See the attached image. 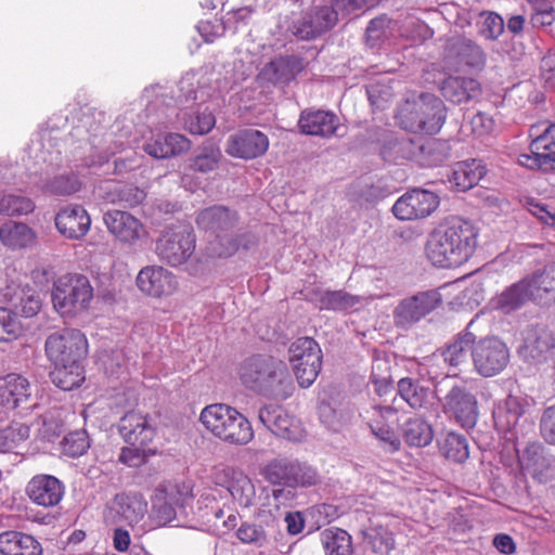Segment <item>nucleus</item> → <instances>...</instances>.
Wrapping results in <instances>:
<instances>
[{"label": "nucleus", "mask_w": 555, "mask_h": 555, "mask_svg": "<svg viewBox=\"0 0 555 555\" xmlns=\"http://www.w3.org/2000/svg\"><path fill=\"white\" fill-rule=\"evenodd\" d=\"M0 553L3 555H41V544L30 534L20 531L0 533Z\"/></svg>", "instance_id": "c85d7f7f"}, {"label": "nucleus", "mask_w": 555, "mask_h": 555, "mask_svg": "<svg viewBox=\"0 0 555 555\" xmlns=\"http://www.w3.org/2000/svg\"><path fill=\"white\" fill-rule=\"evenodd\" d=\"M237 222L236 212L224 206H211L201 210L196 217L199 229L210 232L217 237L227 235Z\"/></svg>", "instance_id": "b1692460"}, {"label": "nucleus", "mask_w": 555, "mask_h": 555, "mask_svg": "<svg viewBox=\"0 0 555 555\" xmlns=\"http://www.w3.org/2000/svg\"><path fill=\"white\" fill-rule=\"evenodd\" d=\"M269 147L268 137L256 129H244L227 140L225 152L237 158L253 159L263 155Z\"/></svg>", "instance_id": "f3484780"}, {"label": "nucleus", "mask_w": 555, "mask_h": 555, "mask_svg": "<svg viewBox=\"0 0 555 555\" xmlns=\"http://www.w3.org/2000/svg\"><path fill=\"white\" fill-rule=\"evenodd\" d=\"M288 361L299 386L308 388L321 371V348L314 339L300 337L289 346Z\"/></svg>", "instance_id": "0eeeda50"}, {"label": "nucleus", "mask_w": 555, "mask_h": 555, "mask_svg": "<svg viewBox=\"0 0 555 555\" xmlns=\"http://www.w3.org/2000/svg\"><path fill=\"white\" fill-rule=\"evenodd\" d=\"M29 437V427L25 424L13 422L0 429V453L11 452Z\"/></svg>", "instance_id": "de8ad7c7"}, {"label": "nucleus", "mask_w": 555, "mask_h": 555, "mask_svg": "<svg viewBox=\"0 0 555 555\" xmlns=\"http://www.w3.org/2000/svg\"><path fill=\"white\" fill-rule=\"evenodd\" d=\"M230 493L243 507L253 505L256 498V489L253 480L243 473H237L230 488Z\"/></svg>", "instance_id": "09e8293b"}, {"label": "nucleus", "mask_w": 555, "mask_h": 555, "mask_svg": "<svg viewBox=\"0 0 555 555\" xmlns=\"http://www.w3.org/2000/svg\"><path fill=\"white\" fill-rule=\"evenodd\" d=\"M530 153L518 155L517 163L531 170L551 171L555 170V150L548 146L539 150L534 146L532 140L529 146Z\"/></svg>", "instance_id": "4c0bfd02"}, {"label": "nucleus", "mask_w": 555, "mask_h": 555, "mask_svg": "<svg viewBox=\"0 0 555 555\" xmlns=\"http://www.w3.org/2000/svg\"><path fill=\"white\" fill-rule=\"evenodd\" d=\"M475 335L470 332L459 334L441 351L443 361L451 367H459L468 363V356L472 357V349L475 345Z\"/></svg>", "instance_id": "f704fd0d"}, {"label": "nucleus", "mask_w": 555, "mask_h": 555, "mask_svg": "<svg viewBox=\"0 0 555 555\" xmlns=\"http://www.w3.org/2000/svg\"><path fill=\"white\" fill-rule=\"evenodd\" d=\"M254 439V429L250 422L236 409L229 422V428L222 441L234 446H246Z\"/></svg>", "instance_id": "79ce46f5"}, {"label": "nucleus", "mask_w": 555, "mask_h": 555, "mask_svg": "<svg viewBox=\"0 0 555 555\" xmlns=\"http://www.w3.org/2000/svg\"><path fill=\"white\" fill-rule=\"evenodd\" d=\"M147 513V501L137 491L117 493L107 504L103 513L106 524L126 522L130 527L138 525Z\"/></svg>", "instance_id": "9b49d317"}, {"label": "nucleus", "mask_w": 555, "mask_h": 555, "mask_svg": "<svg viewBox=\"0 0 555 555\" xmlns=\"http://www.w3.org/2000/svg\"><path fill=\"white\" fill-rule=\"evenodd\" d=\"M442 454L456 463H462L468 459V443L464 436L455 433H449L442 444Z\"/></svg>", "instance_id": "8fccbe9b"}, {"label": "nucleus", "mask_w": 555, "mask_h": 555, "mask_svg": "<svg viewBox=\"0 0 555 555\" xmlns=\"http://www.w3.org/2000/svg\"><path fill=\"white\" fill-rule=\"evenodd\" d=\"M89 437L83 430L69 433L62 441V450L65 455L78 457L89 449Z\"/></svg>", "instance_id": "4d7b16f0"}, {"label": "nucleus", "mask_w": 555, "mask_h": 555, "mask_svg": "<svg viewBox=\"0 0 555 555\" xmlns=\"http://www.w3.org/2000/svg\"><path fill=\"white\" fill-rule=\"evenodd\" d=\"M478 230L463 219H452L434 229L426 242V257L436 267L452 268L466 262L477 246Z\"/></svg>", "instance_id": "f03ea898"}, {"label": "nucleus", "mask_w": 555, "mask_h": 555, "mask_svg": "<svg viewBox=\"0 0 555 555\" xmlns=\"http://www.w3.org/2000/svg\"><path fill=\"white\" fill-rule=\"evenodd\" d=\"M456 46L462 62L465 64L476 66L483 62V53L478 46L465 40H460Z\"/></svg>", "instance_id": "69168bd1"}, {"label": "nucleus", "mask_w": 555, "mask_h": 555, "mask_svg": "<svg viewBox=\"0 0 555 555\" xmlns=\"http://www.w3.org/2000/svg\"><path fill=\"white\" fill-rule=\"evenodd\" d=\"M272 486V489H263V492H266L263 500L269 503L268 505L273 507V512L278 513V511H282V508L292 506L297 499V488L299 486Z\"/></svg>", "instance_id": "49530a36"}, {"label": "nucleus", "mask_w": 555, "mask_h": 555, "mask_svg": "<svg viewBox=\"0 0 555 555\" xmlns=\"http://www.w3.org/2000/svg\"><path fill=\"white\" fill-rule=\"evenodd\" d=\"M321 543L325 555H352V538L340 528H328L321 532Z\"/></svg>", "instance_id": "58836bf2"}, {"label": "nucleus", "mask_w": 555, "mask_h": 555, "mask_svg": "<svg viewBox=\"0 0 555 555\" xmlns=\"http://www.w3.org/2000/svg\"><path fill=\"white\" fill-rule=\"evenodd\" d=\"M298 127L304 134L330 138L336 134L339 119L328 111L306 109L300 114Z\"/></svg>", "instance_id": "4be33fe9"}, {"label": "nucleus", "mask_w": 555, "mask_h": 555, "mask_svg": "<svg viewBox=\"0 0 555 555\" xmlns=\"http://www.w3.org/2000/svg\"><path fill=\"white\" fill-rule=\"evenodd\" d=\"M11 306L25 318L36 315L41 308V298L38 292L24 287L14 292L10 298Z\"/></svg>", "instance_id": "a18cd8bd"}, {"label": "nucleus", "mask_w": 555, "mask_h": 555, "mask_svg": "<svg viewBox=\"0 0 555 555\" xmlns=\"http://www.w3.org/2000/svg\"><path fill=\"white\" fill-rule=\"evenodd\" d=\"M233 410L234 408L223 403L210 404L202 410L199 420L208 431L221 440L229 428Z\"/></svg>", "instance_id": "473e14b6"}, {"label": "nucleus", "mask_w": 555, "mask_h": 555, "mask_svg": "<svg viewBox=\"0 0 555 555\" xmlns=\"http://www.w3.org/2000/svg\"><path fill=\"white\" fill-rule=\"evenodd\" d=\"M540 434L545 442L555 446V404L544 409L540 418Z\"/></svg>", "instance_id": "0e129e2a"}, {"label": "nucleus", "mask_w": 555, "mask_h": 555, "mask_svg": "<svg viewBox=\"0 0 555 555\" xmlns=\"http://www.w3.org/2000/svg\"><path fill=\"white\" fill-rule=\"evenodd\" d=\"M534 300L555 302V261L528 275Z\"/></svg>", "instance_id": "e433bc0d"}, {"label": "nucleus", "mask_w": 555, "mask_h": 555, "mask_svg": "<svg viewBox=\"0 0 555 555\" xmlns=\"http://www.w3.org/2000/svg\"><path fill=\"white\" fill-rule=\"evenodd\" d=\"M91 224L87 210L80 205H70L61 209L55 216L57 231L69 240L83 237Z\"/></svg>", "instance_id": "412c9836"}, {"label": "nucleus", "mask_w": 555, "mask_h": 555, "mask_svg": "<svg viewBox=\"0 0 555 555\" xmlns=\"http://www.w3.org/2000/svg\"><path fill=\"white\" fill-rule=\"evenodd\" d=\"M259 421L263 426L276 436L286 439H293L294 420L293 417L280 405L268 404L259 410Z\"/></svg>", "instance_id": "c756f323"}, {"label": "nucleus", "mask_w": 555, "mask_h": 555, "mask_svg": "<svg viewBox=\"0 0 555 555\" xmlns=\"http://www.w3.org/2000/svg\"><path fill=\"white\" fill-rule=\"evenodd\" d=\"M486 172L487 169L482 160L461 162L454 166L450 181L457 191L464 192L475 186Z\"/></svg>", "instance_id": "72a5a7b5"}, {"label": "nucleus", "mask_w": 555, "mask_h": 555, "mask_svg": "<svg viewBox=\"0 0 555 555\" xmlns=\"http://www.w3.org/2000/svg\"><path fill=\"white\" fill-rule=\"evenodd\" d=\"M302 69V60L292 55L271 61L263 67L261 75L272 83H283L293 80Z\"/></svg>", "instance_id": "2f4dec72"}, {"label": "nucleus", "mask_w": 555, "mask_h": 555, "mask_svg": "<svg viewBox=\"0 0 555 555\" xmlns=\"http://www.w3.org/2000/svg\"><path fill=\"white\" fill-rule=\"evenodd\" d=\"M115 192L116 197H114L113 201H118L130 207L142 203L145 198V193L133 185L118 186L116 188Z\"/></svg>", "instance_id": "338daca9"}, {"label": "nucleus", "mask_w": 555, "mask_h": 555, "mask_svg": "<svg viewBox=\"0 0 555 555\" xmlns=\"http://www.w3.org/2000/svg\"><path fill=\"white\" fill-rule=\"evenodd\" d=\"M439 147H444V144L437 141H428L426 144L415 142L413 139L402 137L400 139L390 140L382 150V156L387 162H398L400 159H416L417 162L426 165H434L443 159L446 154H439L431 159H423L425 155L430 156L431 153Z\"/></svg>", "instance_id": "ddd939ff"}, {"label": "nucleus", "mask_w": 555, "mask_h": 555, "mask_svg": "<svg viewBox=\"0 0 555 555\" xmlns=\"http://www.w3.org/2000/svg\"><path fill=\"white\" fill-rule=\"evenodd\" d=\"M64 491L63 482L52 475L34 476L26 488L31 502L43 507L57 505L64 495Z\"/></svg>", "instance_id": "aec40b11"}, {"label": "nucleus", "mask_w": 555, "mask_h": 555, "mask_svg": "<svg viewBox=\"0 0 555 555\" xmlns=\"http://www.w3.org/2000/svg\"><path fill=\"white\" fill-rule=\"evenodd\" d=\"M236 537L243 543L262 546L268 541V531L262 525L244 522L237 529Z\"/></svg>", "instance_id": "052dcab7"}, {"label": "nucleus", "mask_w": 555, "mask_h": 555, "mask_svg": "<svg viewBox=\"0 0 555 555\" xmlns=\"http://www.w3.org/2000/svg\"><path fill=\"white\" fill-rule=\"evenodd\" d=\"M190 498V489L184 485L160 483L152 496L151 518L154 525L162 527L172 521L176 507L186 504Z\"/></svg>", "instance_id": "f8f14e48"}, {"label": "nucleus", "mask_w": 555, "mask_h": 555, "mask_svg": "<svg viewBox=\"0 0 555 555\" xmlns=\"http://www.w3.org/2000/svg\"><path fill=\"white\" fill-rule=\"evenodd\" d=\"M238 375L247 388L268 397L286 399L294 390L285 363L272 357L247 358L241 364Z\"/></svg>", "instance_id": "7ed1b4c3"}, {"label": "nucleus", "mask_w": 555, "mask_h": 555, "mask_svg": "<svg viewBox=\"0 0 555 555\" xmlns=\"http://www.w3.org/2000/svg\"><path fill=\"white\" fill-rule=\"evenodd\" d=\"M370 428L377 439L389 447V451L395 452L399 450L400 439L389 426L380 424L377 420H372Z\"/></svg>", "instance_id": "680f3d73"}, {"label": "nucleus", "mask_w": 555, "mask_h": 555, "mask_svg": "<svg viewBox=\"0 0 555 555\" xmlns=\"http://www.w3.org/2000/svg\"><path fill=\"white\" fill-rule=\"evenodd\" d=\"M443 98L454 104H462L479 96L480 85L468 77L450 76L440 85Z\"/></svg>", "instance_id": "a878e982"}, {"label": "nucleus", "mask_w": 555, "mask_h": 555, "mask_svg": "<svg viewBox=\"0 0 555 555\" xmlns=\"http://www.w3.org/2000/svg\"><path fill=\"white\" fill-rule=\"evenodd\" d=\"M80 189V182L75 175H60L51 179L46 190L59 196H66L76 193Z\"/></svg>", "instance_id": "13d9d810"}, {"label": "nucleus", "mask_w": 555, "mask_h": 555, "mask_svg": "<svg viewBox=\"0 0 555 555\" xmlns=\"http://www.w3.org/2000/svg\"><path fill=\"white\" fill-rule=\"evenodd\" d=\"M35 203L25 196L0 193V214L22 216L33 212Z\"/></svg>", "instance_id": "3c124183"}, {"label": "nucleus", "mask_w": 555, "mask_h": 555, "mask_svg": "<svg viewBox=\"0 0 555 555\" xmlns=\"http://www.w3.org/2000/svg\"><path fill=\"white\" fill-rule=\"evenodd\" d=\"M46 354L54 365L50 376L62 390H72L85 380L82 362L88 353L86 336L78 330L52 333L44 344Z\"/></svg>", "instance_id": "f257e3e1"}, {"label": "nucleus", "mask_w": 555, "mask_h": 555, "mask_svg": "<svg viewBox=\"0 0 555 555\" xmlns=\"http://www.w3.org/2000/svg\"><path fill=\"white\" fill-rule=\"evenodd\" d=\"M443 413L464 428H473L478 420V401L466 384H454L441 400Z\"/></svg>", "instance_id": "9d476101"}, {"label": "nucleus", "mask_w": 555, "mask_h": 555, "mask_svg": "<svg viewBox=\"0 0 555 555\" xmlns=\"http://www.w3.org/2000/svg\"><path fill=\"white\" fill-rule=\"evenodd\" d=\"M440 301V295L436 291L404 298L393 309V322L399 327H410L435 310Z\"/></svg>", "instance_id": "4468645a"}, {"label": "nucleus", "mask_w": 555, "mask_h": 555, "mask_svg": "<svg viewBox=\"0 0 555 555\" xmlns=\"http://www.w3.org/2000/svg\"><path fill=\"white\" fill-rule=\"evenodd\" d=\"M364 539L375 553L387 555L395 547L392 533L382 527H371L364 531Z\"/></svg>", "instance_id": "864d4df0"}, {"label": "nucleus", "mask_w": 555, "mask_h": 555, "mask_svg": "<svg viewBox=\"0 0 555 555\" xmlns=\"http://www.w3.org/2000/svg\"><path fill=\"white\" fill-rule=\"evenodd\" d=\"M371 380L378 396H384L390 390L391 375L386 361L377 359L373 362Z\"/></svg>", "instance_id": "bf43d9fd"}, {"label": "nucleus", "mask_w": 555, "mask_h": 555, "mask_svg": "<svg viewBox=\"0 0 555 555\" xmlns=\"http://www.w3.org/2000/svg\"><path fill=\"white\" fill-rule=\"evenodd\" d=\"M118 430L125 441L131 444L146 446L155 436V428L147 415L133 411L120 418Z\"/></svg>", "instance_id": "5701e85b"}, {"label": "nucleus", "mask_w": 555, "mask_h": 555, "mask_svg": "<svg viewBox=\"0 0 555 555\" xmlns=\"http://www.w3.org/2000/svg\"><path fill=\"white\" fill-rule=\"evenodd\" d=\"M509 361L507 346L496 337L475 340L472 349V362L477 374L492 377L500 374Z\"/></svg>", "instance_id": "1a4fd4ad"}, {"label": "nucleus", "mask_w": 555, "mask_h": 555, "mask_svg": "<svg viewBox=\"0 0 555 555\" xmlns=\"http://www.w3.org/2000/svg\"><path fill=\"white\" fill-rule=\"evenodd\" d=\"M485 298V289L480 282L474 281L467 286L460 296L462 304L473 309L477 307Z\"/></svg>", "instance_id": "774afa93"}, {"label": "nucleus", "mask_w": 555, "mask_h": 555, "mask_svg": "<svg viewBox=\"0 0 555 555\" xmlns=\"http://www.w3.org/2000/svg\"><path fill=\"white\" fill-rule=\"evenodd\" d=\"M402 431L405 442L418 448L428 446L434 437L431 426L420 417L408 420Z\"/></svg>", "instance_id": "c03bdc74"}, {"label": "nucleus", "mask_w": 555, "mask_h": 555, "mask_svg": "<svg viewBox=\"0 0 555 555\" xmlns=\"http://www.w3.org/2000/svg\"><path fill=\"white\" fill-rule=\"evenodd\" d=\"M397 392L412 409H422L429 403V388L410 377L399 379Z\"/></svg>", "instance_id": "ea45409f"}, {"label": "nucleus", "mask_w": 555, "mask_h": 555, "mask_svg": "<svg viewBox=\"0 0 555 555\" xmlns=\"http://www.w3.org/2000/svg\"><path fill=\"white\" fill-rule=\"evenodd\" d=\"M270 485L311 487L319 482V474L311 466L288 459H274L261 472Z\"/></svg>", "instance_id": "6e6552de"}, {"label": "nucleus", "mask_w": 555, "mask_h": 555, "mask_svg": "<svg viewBox=\"0 0 555 555\" xmlns=\"http://www.w3.org/2000/svg\"><path fill=\"white\" fill-rule=\"evenodd\" d=\"M220 158L221 152L219 149L212 145L205 146L199 154L191 159L190 168L194 171L208 173L218 167Z\"/></svg>", "instance_id": "6e6d98bb"}, {"label": "nucleus", "mask_w": 555, "mask_h": 555, "mask_svg": "<svg viewBox=\"0 0 555 555\" xmlns=\"http://www.w3.org/2000/svg\"><path fill=\"white\" fill-rule=\"evenodd\" d=\"M367 95L371 104L382 109L391 100L393 92L390 86H387L384 81H377L370 85Z\"/></svg>", "instance_id": "e2e57ef3"}, {"label": "nucleus", "mask_w": 555, "mask_h": 555, "mask_svg": "<svg viewBox=\"0 0 555 555\" xmlns=\"http://www.w3.org/2000/svg\"><path fill=\"white\" fill-rule=\"evenodd\" d=\"M137 285L144 294L158 298L172 294L177 288V280L167 269L152 266L140 270Z\"/></svg>", "instance_id": "6ab92c4d"}, {"label": "nucleus", "mask_w": 555, "mask_h": 555, "mask_svg": "<svg viewBox=\"0 0 555 555\" xmlns=\"http://www.w3.org/2000/svg\"><path fill=\"white\" fill-rule=\"evenodd\" d=\"M195 247V233L188 223L167 227L156 241L158 257L172 267L185 263L194 254Z\"/></svg>", "instance_id": "423d86ee"}, {"label": "nucleus", "mask_w": 555, "mask_h": 555, "mask_svg": "<svg viewBox=\"0 0 555 555\" xmlns=\"http://www.w3.org/2000/svg\"><path fill=\"white\" fill-rule=\"evenodd\" d=\"M522 414L521 406L517 398L508 397L505 400L504 408H499L494 412L495 425L503 430H511L515 427Z\"/></svg>", "instance_id": "603ef678"}, {"label": "nucleus", "mask_w": 555, "mask_h": 555, "mask_svg": "<svg viewBox=\"0 0 555 555\" xmlns=\"http://www.w3.org/2000/svg\"><path fill=\"white\" fill-rule=\"evenodd\" d=\"M315 301L320 309L347 311L360 305L361 298L345 291H324L315 294Z\"/></svg>", "instance_id": "a19ab883"}, {"label": "nucleus", "mask_w": 555, "mask_h": 555, "mask_svg": "<svg viewBox=\"0 0 555 555\" xmlns=\"http://www.w3.org/2000/svg\"><path fill=\"white\" fill-rule=\"evenodd\" d=\"M103 220L109 233L122 243L133 244L145 234L142 222L127 211L108 210Z\"/></svg>", "instance_id": "a211bd4d"}, {"label": "nucleus", "mask_w": 555, "mask_h": 555, "mask_svg": "<svg viewBox=\"0 0 555 555\" xmlns=\"http://www.w3.org/2000/svg\"><path fill=\"white\" fill-rule=\"evenodd\" d=\"M0 241L11 249L26 248L35 244L36 233L23 222L8 221L0 228Z\"/></svg>", "instance_id": "c9c22d12"}, {"label": "nucleus", "mask_w": 555, "mask_h": 555, "mask_svg": "<svg viewBox=\"0 0 555 555\" xmlns=\"http://www.w3.org/2000/svg\"><path fill=\"white\" fill-rule=\"evenodd\" d=\"M93 287L86 275L68 273L53 284L52 302L62 315L75 314L89 308Z\"/></svg>", "instance_id": "39448f33"}, {"label": "nucleus", "mask_w": 555, "mask_h": 555, "mask_svg": "<svg viewBox=\"0 0 555 555\" xmlns=\"http://www.w3.org/2000/svg\"><path fill=\"white\" fill-rule=\"evenodd\" d=\"M528 299H533V293L526 276L494 297L491 305L493 309L507 314L519 309Z\"/></svg>", "instance_id": "cd10ccee"}, {"label": "nucleus", "mask_w": 555, "mask_h": 555, "mask_svg": "<svg viewBox=\"0 0 555 555\" xmlns=\"http://www.w3.org/2000/svg\"><path fill=\"white\" fill-rule=\"evenodd\" d=\"M555 348V336L545 326H531L524 336V349L533 361L540 362Z\"/></svg>", "instance_id": "bb28decb"}, {"label": "nucleus", "mask_w": 555, "mask_h": 555, "mask_svg": "<svg viewBox=\"0 0 555 555\" xmlns=\"http://www.w3.org/2000/svg\"><path fill=\"white\" fill-rule=\"evenodd\" d=\"M397 119L408 131L434 134L444 122L446 106L436 95L422 93L416 100H408L400 106Z\"/></svg>", "instance_id": "20e7f679"}, {"label": "nucleus", "mask_w": 555, "mask_h": 555, "mask_svg": "<svg viewBox=\"0 0 555 555\" xmlns=\"http://www.w3.org/2000/svg\"><path fill=\"white\" fill-rule=\"evenodd\" d=\"M337 22V13L331 5L313 7L293 23L291 30L301 40H311L332 29Z\"/></svg>", "instance_id": "dca6fc26"}, {"label": "nucleus", "mask_w": 555, "mask_h": 555, "mask_svg": "<svg viewBox=\"0 0 555 555\" xmlns=\"http://www.w3.org/2000/svg\"><path fill=\"white\" fill-rule=\"evenodd\" d=\"M439 196L430 191L414 189L400 196L392 212L400 220H416L431 215L439 206Z\"/></svg>", "instance_id": "2eb2a0df"}, {"label": "nucleus", "mask_w": 555, "mask_h": 555, "mask_svg": "<svg viewBox=\"0 0 555 555\" xmlns=\"http://www.w3.org/2000/svg\"><path fill=\"white\" fill-rule=\"evenodd\" d=\"M24 327L16 313L0 307V341H12L22 336Z\"/></svg>", "instance_id": "5fc2aeb1"}, {"label": "nucleus", "mask_w": 555, "mask_h": 555, "mask_svg": "<svg viewBox=\"0 0 555 555\" xmlns=\"http://www.w3.org/2000/svg\"><path fill=\"white\" fill-rule=\"evenodd\" d=\"M185 130L193 134L208 133L215 126L216 119L208 107L182 112L179 115Z\"/></svg>", "instance_id": "37998d69"}, {"label": "nucleus", "mask_w": 555, "mask_h": 555, "mask_svg": "<svg viewBox=\"0 0 555 555\" xmlns=\"http://www.w3.org/2000/svg\"><path fill=\"white\" fill-rule=\"evenodd\" d=\"M191 142L182 134L157 135L145 143L144 151L155 158H168L189 151Z\"/></svg>", "instance_id": "7c9ffc66"}, {"label": "nucleus", "mask_w": 555, "mask_h": 555, "mask_svg": "<svg viewBox=\"0 0 555 555\" xmlns=\"http://www.w3.org/2000/svg\"><path fill=\"white\" fill-rule=\"evenodd\" d=\"M29 382L18 374H8L0 378V403L7 409H16L29 401Z\"/></svg>", "instance_id": "393cba45"}]
</instances>
